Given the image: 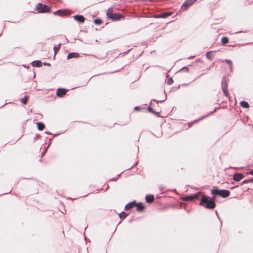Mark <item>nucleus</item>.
Returning a JSON list of instances; mask_svg holds the SVG:
<instances>
[{
	"instance_id": "obj_33",
	"label": "nucleus",
	"mask_w": 253,
	"mask_h": 253,
	"mask_svg": "<svg viewBox=\"0 0 253 253\" xmlns=\"http://www.w3.org/2000/svg\"><path fill=\"white\" fill-rule=\"evenodd\" d=\"M250 174L253 175V169L250 172Z\"/></svg>"
},
{
	"instance_id": "obj_32",
	"label": "nucleus",
	"mask_w": 253,
	"mask_h": 253,
	"mask_svg": "<svg viewBox=\"0 0 253 253\" xmlns=\"http://www.w3.org/2000/svg\"><path fill=\"white\" fill-rule=\"evenodd\" d=\"M248 180H249L248 181L249 183L253 182V178H250V179H249Z\"/></svg>"
},
{
	"instance_id": "obj_10",
	"label": "nucleus",
	"mask_w": 253,
	"mask_h": 253,
	"mask_svg": "<svg viewBox=\"0 0 253 253\" xmlns=\"http://www.w3.org/2000/svg\"><path fill=\"white\" fill-rule=\"evenodd\" d=\"M136 205V203L135 201L131 203H129L125 206V209L126 211H128L131 209L132 208H134Z\"/></svg>"
},
{
	"instance_id": "obj_21",
	"label": "nucleus",
	"mask_w": 253,
	"mask_h": 253,
	"mask_svg": "<svg viewBox=\"0 0 253 253\" xmlns=\"http://www.w3.org/2000/svg\"><path fill=\"white\" fill-rule=\"evenodd\" d=\"M172 14L171 12H164L161 14V18H164L167 17L170 15H171Z\"/></svg>"
},
{
	"instance_id": "obj_18",
	"label": "nucleus",
	"mask_w": 253,
	"mask_h": 253,
	"mask_svg": "<svg viewBox=\"0 0 253 253\" xmlns=\"http://www.w3.org/2000/svg\"><path fill=\"white\" fill-rule=\"evenodd\" d=\"M206 57L210 60H212L213 59V57L214 56L213 53H212V51H209V52H208L206 54Z\"/></svg>"
},
{
	"instance_id": "obj_7",
	"label": "nucleus",
	"mask_w": 253,
	"mask_h": 253,
	"mask_svg": "<svg viewBox=\"0 0 253 253\" xmlns=\"http://www.w3.org/2000/svg\"><path fill=\"white\" fill-rule=\"evenodd\" d=\"M124 18V16L119 13H114L110 19L112 21H117Z\"/></svg>"
},
{
	"instance_id": "obj_14",
	"label": "nucleus",
	"mask_w": 253,
	"mask_h": 253,
	"mask_svg": "<svg viewBox=\"0 0 253 253\" xmlns=\"http://www.w3.org/2000/svg\"><path fill=\"white\" fill-rule=\"evenodd\" d=\"M135 207H136L137 211H142L145 209V207L142 203H136V205Z\"/></svg>"
},
{
	"instance_id": "obj_27",
	"label": "nucleus",
	"mask_w": 253,
	"mask_h": 253,
	"mask_svg": "<svg viewBox=\"0 0 253 253\" xmlns=\"http://www.w3.org/2000/svg\"><path fill=\"white\" fill-rule=\"evenodd\" d=\"M167 84L169 85L173 83V80L172 78H169L167 79Z\"/></svg>"
},
{
	"instance_id": "obj_23",
	"label": "nucleus",
	"mask_w": 253,
	"mask_h": 253,
	"mask_svg": "<svg viewBox=\"0 0 253 253\" xmlns=\"http://www.w3.org/2000/svg\"><path fill=\"white\" fill-rule=\"evenodd\" d=\"M119 215L121 218H122L126 217L127 216V214L125 211H122L119 214Z\"/></svg>"
},
{
	"instance_id": "obj_2",
	"label": "nucleus",
	"mask_w": 253,
	"mask_h": 253,
	"mask_svg": "<svg viewBox=\"0 0 253 253\" xmlns=\"http://www.w3.org/2000/svg\"><path fill=\"white\" fill-rule=\"evenodd\" d=\"M211 193L214 195H219L223 198H227L230 195V191L227 190H219L216 187H213Z\"/></svg>"
},
{
	"instance_id": "obj_8",
	"label": "nucleus",
	"mask_w": 253,
	"mask_h": 253,
	"mask_svg": "<svg viewBox=\"0 0 253 253\" xmlns=\"http://www.w3.org/2000/svg\"><path fill=\"white\" fill-rule=\"evenodd\" d=\"M67 92V90L63 88H59L57 90L56 94L58 97H63Z\"/></svg>"
},
{
	"instance_id": "obj_30",
	"label": "nucleus",
	"mask_w": 253,
	"mask_h": 253,
	"mask_svg": "<svg viewBox=\"0 0 253 253\" xmlns=\"http://www.w3.org/2000/svg\"><path fill=\"white\" fill-rule=\"evenodd\" d=\"M59 13H63V11H61V10H58V11H56V12L54 13V14Z\"/></svg>"
},
{
	"instance_id": "obj_15",
	"label": "nucleus",
	"mask_w": 253,
	"mask_h": 253,
	"mask_svg": "<svg viewBox=\"0 0 253 253\" xmlns=\"http://www.w3.org/2000/svg\"><path fill=\"white\" fill-rule=\"evenodd\" d=\"M113 7H110L108 8V9L107 10L106 12V16L108 18H110L111 16H113Z\"/></svg>"
},
{
	"instance_id": "obj_16",
	"label": "nucleus",
	"mask_w": 253,
	"mask_h": 253,
	"mask_svg": "<svg viewBox=\"0 0 253 253\" xmlns=\"http://www.w3.org/2000/svg\"><path fill=\"white\" fill-rule=\"evenodd\" d=\"M32 65L33 67H40L42 66V63L41 61L36 60L32 63Z\"/></svg>"
},
{
	"instance_id": "obj_17",
	"label": "nucleus",
	"mask_w": 253,
	"mask_h": 253,
	"mask_svg": "<svg viewBox=\"0 0 253 253\" xmlns=\"http://www.w3.org/2000/svg\"><path fill=\"white\" fill-rule=\"evenodd\" d=\"M37 126L38 129L41 131L43 130L45 127L44 124L41 122H38L37 123Z\"/></svg>"
},
{
	"instance_id": "obj_9",
	"label": "nucleus",
	"mask_w": 253,
	"mask_h": 253,
	"mask_svg": "<svg viewBox=\"0 0 253 253\" xmlns=\"http://www.w3.org/2000/svg\"><path fill=\"white\" fill-rule=\"evenodd\" d=\"M244 176L241 173H235L233 176V179L236 181H239L244 178Z\"/></svg>"
},
{
	"instance_id": "obj_20",
	"label": "nucleus",
	"mask_w": 253,
	"mask_h": 253,
	"mask_svg": "<svg viewBox=\"0 0 253 253\" xmlns=\"http://www.w3.org/2000/svg\"><path fill=\"white\" fill-rule=\"evenodd\" d=\"M229 42V39L226 37H224L221 39V43L223 44H226Z\"/></svg>"
},
{
	"instance_id": "obj_25",
	"label": "nucleus",
	"mask_w": 253,
	"mask_h": 253,
	"mask_svg": "<svg viewBox=\"0 0 253 253\" xmlns=\"http://www.w3.org/2000/svg\"><path fill=\"white\" fill-rule=\"evenodd\" d=\"M93 22L96 25H100L102 23V21L99 19H95L93 20Z\"/></svg>"
},
{
	"instance_id": "obj_19",
	"label": "nucleus",
	"mask_w": 253,
	"mask_h": 253,
	"mask_svg": "<svg viewBox=\"0 0 253 253\" xmlns=\"http://www.w3.org/2000/svg\"><path fill=\"white\" fill-rule=\"evenodd\" d=\"M240 104L241 106L243 108H249L250 107L249 104L245 101H242L240 102Z\"/></svg>"
},
{
	"instance_id": "obj_24",
	"label": "nucleus",
	"mask_w": 253,
	"mask_h": 253,
	"mask_svg": "<svg viewBox=\"0 0 253 253\" xmlns=\"http://www.w3.org/2000/svg\"><path fill=\"white\" fill-rule=\"evenodd\" d=\"M29 97L28 96H25L24 98H23L22 99H21V102L24 104H26L27 103V101H28V99Z\"/></svg>"
},
{
	"instance_id": "obj_34",
	"label": "nucleus",
	"mask_w": 253,
	"mask_h": 253,
	"mask_svg": "<svg viewBox=\"0 0 253 253\" xmlns=\"http://www.w3.org/2000/svg\"><path fill=\"white\" fill-rule=\"evenodd\" d=\"M192 126V125H190V123H189V126Z\"/></svg>"
},
{
	"instance_id": "obj_31",
	"label": "nucleus",
	"mask_w": 253,
	"mask_h": 253,
	"mask_svg": "<svg viewBox=\"0 0 253 253\" xmlns=\"http://www.w3.org/2000/svg\"><path fill=\"white\" fill-rule=\"evenodd\" d=\"M248 180H249L248 179L245 180L243 181V184H245V183H249V181H248Z\"/></svg>"
},
{
	"instance_id": "obj_4",
	"label": "nucleus",
	"mask_w": 253,
	"mask_h": 253,
	"mask_svg": "<svg viewBox=\"0 0 253 253\" xmlns=\"http://www.w3.org/2000/svg\"><path fill=\"white\" fill-rule=\"evenodd\" d=\"M221 86H222V90H223L225 95L227 97L230 98V95H229V94L228 93V89H227L228 85H227V82L225 79H223L222 81Z\"/></svg>"
},
{
	"instance_id": "obj_26",
	"label": "nucleus",
	"mask_w": 253,
	"mask_h": 253,
	"mask_svg": "<svg viewBox=\"0 0 253 253\" xmlns=\"http://www.w3.org/2000/svg\"><path fill=\"white\" fill-rule=\"evenodd\" d=\"M60 46H61V44H59L58 45V47H56V46H54V47L53 50H54L55 54H56L58 52V51L59 50V49L60 48Z\"/></svg>"
},
{
	"instance_id": "obj_22",
	"label": "nucleus",
	"mask_w": 253,
	"mask_h": 253,
	"mask_svg": "<svg viewBox=\"0 0 253 253\" xmlns=\"http://www.w3.org/2000/svg\"><path fill=\"white\" fill-rule=\"evenodd\" d=\"M224 61L226 63H227L229 65L230 70V71H232V61L230 60H227V59L225 60Z\"/></svg>"
},
{
	"instance_id": "obj_12",
	"label": "nucleus",
	"mask_w": 253,
	"mask_h": 253,
	"mask_svg": "<svg viewBox=\"0 0 253 253\" xmlns=\"http://www.w3.org/2000/svg\"><path fill=\"white\" fill-rule=\"evenodd\" d=\"M80 55L78 53L76 52H72L68 54L67 56V59H70L72 58H78L79 57Z\"/></svg>"
},
{
	"instance_id": "obj_5",
	"label": "nucleus",
	"mask_w": 253,
	"mask_h": 253,
	"mask_svg": "<svg viewBox=\"0 0 253 253\" xmlns=\"http://www.w3.org/2000/svg\"><path fill=\"white\" fill-rule=\"evenodd\" d=\"M197 0H186L182 4L181 8L184 9V10L187 9L188 7L193 4Z\"/></svg>"
},
{
	"instance_id": "obj_28",
	"label": "nucleus",
	"mask_w": 253,
	"mask_h": 253,
	"mask_svg": "<svg viewBox=\"0 0 253 253\" xmlns=\"http://www.w3.org/2000/svg\"><path fill=\"white\" fill-rule=\"evenodd\" d=\"M148 110H149V111L150 112H152V113L155 114H156V115H157L159 116V113H158V112H155L154 111H153V109H152L151 108L149 107V109H148Z\"/></svg>"
},
{
	"instance_id": "obj_11",
	"label": "nucleus",
	"mask_w": 253,
	"mask_h": 253,
	"mask_svg": "<svg viewBox=\"0 0 253 253\" xmlns=\"http://www.w3.org/2000/svg\"><path fill=\"white\" fill-rule=\"evenodd\" d=\"M75 20L81 23H84L85 20L84 17L81 15H77L74 16Z\"/></svg>"
},
{
	"instance_id": "obj_13",
	"label": "nucleus",
	"mask_w": 253,
	"mask_h": 253,
	"mask_svg": "<svg viewBox=\"0 0 253 253\" xmlns=\"http://www.w3.org/2000/svg\"><path fill=\"white\" fill-rule=\"evenodd\" d=\"M145 200L147 203H152L154 200V196L153 195H147L145 197Z\"/></svg>"
},
{
	"instance_id": "obj_3",
	"label": "nucleus",
	"mask_w": 253,
	"mask_h": 253,
	"mask_svg": "<svg viewBox=\"0 0 253 253\" xmlns=\"http://www.w3.org/2000/svg\"><path fill=\"white\" fill-rule=\"evenodd\" d=\"M36 10H37L39 13L48 12L49 11L50 7L46 5L39 3L37 5Z\"/></svg>"
},
{
	"instance_id": "obj_1",
	"label": "nucleus",
	"mask_w": 253,
	"mask_h": 253,
	"mask_svg": "<svg viewBox=\"0 0 253 253\" xmlns=\"http://www.w3.org/2000/svg\"><path fill=\"white\" fill-rule=\"evenodd\" d=\"M215 196L212 198L206 195H202L201 197L200 205L204 207L206 209L213 210L216 207L215 203Z\"/></svg>"
},
{
	"instance_id": "obj_6",
	"label": "nucleus",
	"mask_w": 253,
	"mask_h": 253,
	"mask_svg": "<svg viewBox=\"0 0 253 253\" xmlns=\"http://www.w3.org/2000/svg\"><path fill=\"white\" fill-rule=\"evenodd\" d=\"M199 195H200V193L185 196V197H183L182 198V199L184 201H192V200L198 198V197L199 196Z\"/></svg>"
},
{
	"instance_id": "obj_29",
	"label": "nucleus",
	"mask_w": 253,
	"mask_h": 253,
	"mask_svg": "<svg viewBox=\"0 0 253 253\" xmlns=\"http://www.w3.org/2000/svg\"><path fill=\"white\" fill-rule=\"evenodd\" d=\"M155 17L156 18H161V14L156 15L155 16Z\"/></svg>"
}]
</instances>
